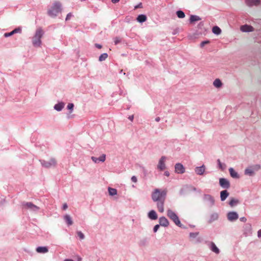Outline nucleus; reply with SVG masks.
I'll use <instances>...</instances> for the list:
<instances>
[{
    "instance_id": "f257e3e1",
    "label": "nucleus",
    "mask_w": 261,
    "mask_h": 261,
    "mask_svg": "<svg viewBox=\"0 0 261 261\" xmlns=\"http://www.w3.org/2000/svg\"><path fill=\"white\" fill-rule=\"evenodd\" d=\"M166 196V191H161L159 189H155L151 193V198L153 201L156 203V206L161 213L164 212V205Z\"/></svg>"
},
{
    "instance_id": "f03ea898",
    "label": "nucleus",
    "mask_w": 261,
    "mask_h": 261,
    "mask_svg": "<svg viewBox=\"0 0 261 261\" xmlns=\"http://www.w3.org/2000/svg\"><path fill=\"white\" fill-rule=\"evenodd\" d=\"M44 32L41 28H38L36 29L35 34L32 38V44L36 47L41 46V38L43 37Z\"/></svg>"
},
{
    "instance_id": "7ed1b4c3",
    "label": "nucleus",
    "mask_w": 261,
    "mask_h": 261,
    "mask_svg": "<svg viewBox=\"0 0 261 261\" xmlns=\"http://www.w3.org/2000/svg\"><path fill=\"white\" fill-rule=\"evenodd\" d=\"M41 166L46 169L56 167L57 165V160L55 158H50L48 160H40Z\"/></svg>"
},
{
    "instance_id": "20e7f679",
    "label": "nucleus",
    "mask_w": 261,
    "mask_h": 261,
    "mask_svg": "<svg viewBox=\"0 0 261 261\" xmlns=\"http://www.w3.org/2000/svg\"><path fill=\"white\" fill-rule=\"evenodd\" d=\"M61 12V5L59 3H55L47 11L48 14L52 17H56Z\"/></svg>"
},
{
    "instance_id": "39448f33",
    "label": "nucleus",
    "mask_w": 261,
    "mask_h": 261,
    "mask_svg": "<svg viewBox=\"0 0 261 261\" xmlns=\"http://www.w3.org/2000/svg\"><path fill=\"white\" fill-rule=\"evenodd\" d=\"M167 216L171 219L174 223L179 227H181L182 224L178 218V217L176 214L170 208H168L167 211Z\"/></svg>"
},
{
    "instance_id": "423d86ee",
    "label": "nucleus",
    "mask_w": 261,
    "mask_h": 261,
    "mask_svg": "<svg viewBox=\"0 0 261 261\" xmlns=\"http://www.w3.org/2000/svg\"><path fill=\"white\" fill-rule=\"evenodd\" d=\"M22 207L24 210L30 211V212L33 213H36L40 210L39 206L34 204L31 202L22 203Z\"/></svg>"
},
{
    "instance_id": "0eeeda50",
    "label": "nucleus",
    "mask_w": 261,
    "mask_h": 261,
    "mask_svg": "<svg viewBox=\"0 0 261 261\" xmlns=\"http://www.w3.org/2000/svg\"><path fill=\"white\" fill-rule=\"evenodd\" d=\"M260 165L259 164H255L252 166L248 167L245 169L244 173L245 175L252 176L255 174V171L259 170L260 169Z\"/></svg>"
},
{
    "instance_id": "6e6552de",
    "label": "nucleus",
    "mask_w": 261,
    "mask_h": 261,
    "mask_svg": "<svg viewBox=\"0 0 261 261\" xmlns=\"http://www.w3.org/2000/svg\"><path fill=\"white\" fill-rule=\"evenodd\" d=\"M199 232H194L189 233V239L190 241L194 243H199L201 242V239L198 237Z\"/></svg>"
},
{
    "instance_id": "1a4fd4ad",
    "label": "nucleus",
    "mask_w": 261,
    "mask_h": 261,
    "mask_svg": "<svg viewBox=\"0 0 261 261\" xmlns=\"http://www.w3.org/2000/svg\"><path fill=\"white\" fill-rule=\"evenodd\" d=\"M167 158L165 156H162L159 160L157 168L160 171H163L166 168L165 162Z\"/></svg>"
},
{
    "instance_id": "9d476101",
    "label": "nucleus",
    "mask_w": 261,
    "mask_h": 261,
    "mask_svg": "<svg viewBox=\"0 0 261 261\" xmlns=\"http://www.w3.org/2000/svg\"><path fill=\"white\" fill-rule=\"evenodd\" d=\"M227 218L228 221L233 222L239 218V215L236 212H229L227 214Z\"/></svg>"
},
{
    "instance_id": "9b49d317",
    "label": "nucleus",
    "mask_w": 261,
    "mask_h": 261,
    "mask_svg": "<svg viewBox=\"0 0 261 261\" xmlns=\"http://www.w3.org/2000/svg\"><path fill=\"white\" fill-rule=\"evenodd\" d=\"M243 234L248 237L252 234V226L250 224H246L243 226Z\"/></svg>"
},
{
    "instance_id": "f8f14e48",
    "label": "nucleus",
    "mask_w": 261,
    "mask_h": 261,
    "mask_svg": "<svg viewBox=\"0 0 261 261\" xmlns=\"http://www.w3.org/2000/svg\"><path fill=\"white\" fill-rule=\"evenodd\" d=\"M203 200L207 203L210 206H212L215 204L214 198L209 194H204L203 197Z\"/></svg>"
},
{
    "instance_id": "ddd939ff",
    "label": "nucleus",
    "mask_w": 261,
    "mask_h": 261,
    "mask_svg": "<svg viewBox=\"0 0 261 261\" xmlns=\"http://www.w3.org/2000/svg\"><path fill=\"white\" fill-rule=\"evenodd\" d=\"M185 172V168L183 165L177 163L175 165V172L177 174H183Z\"/></svg>"
},
{
    "instance_id": "4468645a",
    "label": "nucleus",
    "mask_w": 261,
    "mask_h": 261,
    "mask_svg": "<svg viewBox=\"0 0 261 261\" xmlns=\"http://www.w3.org/2000/svg\"><path fill=\"white\" fill-rule=\"evenodd\" d=\"M219 184L223 188L228 189L230 184L229 180L225 178H220L219 179Z\"/></svg>"
},
{
    "instance_id": "2eb2a0df",
    "label": "nucleus",
    "mask_w": 261,
    "mask_h": 261,
    "mask_svg": "<svg viewBox=\"0 0 261 261\" xmlns=\"http://www.w3.org/2000/svg\"><path fill=\"white\" fill-rule=\"evenodd\" d=\"M205 169V166L204 165H202L201 166L196 167L195 168V172L197 175H202L204 174Z\"/></svg>"
},
{
    "instance_id": "dca6fc26",
    "label": "nucleus",
    "mask_w": 261,
    "mask_h": 261,
    "mask_svg": "<svg viewBox=\"0 0 261 261\" xmlns=\"http://www.w3.org/2000/svg\"><path fill=\"white\" fill-rule=\"evenodd\" d=\"M240 30L243 32H251L254 31V28L251 25L245 24L241 27Z\"/></svg>"
},
{
    "instance_id": "f3484780",
    "label": "nucleus",
    "mask_w": 261,
    "mask_h": 261,
    "mask_svg": "<svg viewBox=\"0 0 261 261\" xmlns=\"http://www.w3.org/2000/svg\"><path fill=\"white\" fill-rule=\"evenodd\" d=\"M260 3V0H245V4L249 7L258 6Z\"/></svg>"
},
{
    "instance_id": "a211bd4d",
    "label": "nucleus",
    "mask_w": 261,
    "mask_h": 261,
    "mask_svg": "<svg viewBox=\"0 0 261 261\" xmlns=\"http://www.w3.org/2000/svg\"><path fill=\"white\" fill-rule=\"evenodd\" d=\"M91 160L92 161L97 164L99 162H104L106 160V155L105 154H102L99 158H97L94 156L91 157Z\"/></svg>"
},
{
    "instance_id": "6ab92c4d",
    "label": "nucleus",
    "mask_w": 261,
    "mask_h": 261,
    "mask_svg": "<svg viewBox=\"0 0 261 261\" xmlns=\"http://www.w3.org/2000/svg\"><path fill=\"white\" fill-rule=\"evenodd\" d=\"M159 223L161 226L164 227H167L169 224V222L167 219L164 216L159 218Z\"/></svg>"
},
{
    "instance_id": "aec40b11",
    "label": "nucleus",
    "mask_w": 261,
    "mask_h": 261,
    "mask_svg": "<svg viewBox=\"0 0 261 261\" xmlns=\"http://www.w3.org/2000/svg\"><path fill=\"white\" fill-rule=\"evenodd\" d=\"M36 250L39 253H46L48 252V249L46 246H39L36 248Z\"/></svg>"
},
{
    "instance_id": "412c9836",
    "label": "nucleus",
    "mask_w": 261,
    "mask_h": 261,
    "mask_svg": "<svg viewBox=\"0 0 261 261\" xmlns=\"http://www.w3.org/2000/svg\"><path fill=\"white\" fill-rule=\"evenodd\" d=\"M64 106L65 103L62 101H60L56 104L54 106V108L57 111L60 112L64 108Z\"/></svg>"
},
{
    "instance_id": "4be33fe9",
    "label": "nucleus",
    "mask_w": 261,
    "mask_h": 261,
    "mask_svg": "<svg viewBox=\"0 0 261 261\" xmlns=\"http://www.w3.org/2000/svg\"><path fill=\"white\" fill-rule=\"evenodd\" d=\"M229 171L230 175L231 177L233 178L238 179L240 177V176L238 172L236 171L233 168H229Z\"/></svg>"
},
{
    "instance_id": "5701e85b",
    "label": "nucleus",
    "mask_w": 261,
    "mask_h": 261,
    "mask_svg": "<svg viewBox=\"0 0 261 261\" xmlns=\"http://www.w3.org/2000/svg\"><path fill=\"white\" fill-rule=\"evenodd\" d=\"M148 217L151 220H156L158 218V215L154 210H151L148 213Z\"/></svg>"
},
{
    "instance_id": "b1692460",
    "label": "nucleus",
    "mask_w": 261,
    "mask_h": 261,
    "mask_svg": "<svg viewBox=\"0 0 261 261\" xmlns=\"http://www.w3.org/2000/svg\"><path fill=\"white\" fill-rule=\"evenodd\" d=\"M213 85L215 88L218 89L221 88L223 86V84L219 79H215L213 82Z\"/></svg>"
},
{
    "instance_id": "393cba45",
    "label": "nucleus",
    "mask_w": 261,
    "mask_h": 261,
    "mask_svg": "<svg viewBox=\"0 0 261 261\" xmlns=\"http://www.w3.org/2000/svg\"><path fill=\"white\" fill-rule=\"evenodd\" d=\"M210 247L211 250L215 253L219 254L220 253L219 248L216 246L214 242H211L210 244Z\"/></svg>"
},
{
    "instance_id": "a878e982",
    "label": "nucleus",
    "mask_w": 261,
    "mask_h": 261,
    "mask_svg": "<svg viewBox=\"0 0 261 261\" xmlns=\"http://www.w3.org/2000/svg\"><path fill=\"white\" fill-rule=\"evenodd\" d=\"M63 217H64V219L65 220V221H66V222L67 223V224L68 226H70V225H72L73 221H72L71 216L69 215L66 214Z\"/></svg>"
},
{
    "instance_id": "bb28decb",
    "label": "nucleus",
    "mask_w": 261,
    "mask_h": 261,
    "mask_svg": "<svg viewBox=\"0 0 261 261\" xmlns=\"http://www.w3.org/2000/svg\"><path fill=\"white\" fill-rule=\"evenodd\" d=\"M229 196V193L226 190L222 191L220 192V198L221 200L224 201Z\"/></svg>"
},
{
    "instance_id": "cd10ccee",
    "label": "nucleus",
    "mask_w": 261,
    "mask_h": 261,
    "mask_svg": "<svg viewBox=\"0 0 261 261\" xmlns=\"http://www.w3.org/2000/svg\"><path fill=\"white\" fill-rule=\"evenodd\" d=\"M21 29L19 28H18L14 29V30H13L12 31H11L10 33H5L4 34V36L5 37H8L12 36V35H13L15 33L21 32Z\"/></svg>"
},
{
    "instance_id": "c85d7f7f",
    "label": "nucleus",
    "mask_w": 261,
    "mask_h": 261,
    "mask_svg": "<svg viewBox=\"0 0 261 261\" xmlns=\"http://www.w3.org/2000/svg\"><path fill=\"white\" fill-rule=\"evenodd\" d=\"M218 218H219L218 214L217 213H213L211 214L210 216L209 222L210 223H211L212 222L216 221L218 219Z\"/></svg>"
},
{
    "instance_id": "c756f323",
    "label": "nucleus",
    "mask_w": 261,
    "mask_h": 261,
    "mask_svg": "<svg viewBox=\"0 0 261 261\" xmlns=\"http://www.w3.org/2000/svg\"><path fill=\"white\" fill-rule=\"evenodd\" d=\"M147 20V17L144 14H140L137 18V20L140 23H143Z\"/></svg>"
},
{
    "instance_id": "7c9ffc66",
    "label": "nucleus",
    "mask_w": 261,
    "mask_h": 261,
    "mask_svg": "<svg viewBox=\"0 0 261 261\" xmlns=\"http://www.w3.org/2000/svg\"><path fill=\"white\" fill-rule=\"evenodd\" d=\"M212 32L216 35H219L221 34L222 31L219 27L214 26L212 28Z\"/></svg>"
},
{
    "instance_id": "2f4dec72",
    "label": "nucleus",
    "mask_w": 261,
    "mask_h": 261,
    "mask_svg": "<svg viewBox=\"0 0 261 261\" xmlns=\"http://www.w3.org/2000/svg\"><path fill=\"white\" fill-rule=\"evenodd\" d=\"M200 20H201V18L197 15H192L190 16V23H193L195 21H199Z\"/></svg>"
},
{
    "instance_id": "473e14b6",
    "label": "nucleus",
    "mask_w": 261,
    "mask_h": 261,
    "mask_svg": "<svg viewBox=\"0 0 261 261\" xmlns=\"http://www.w3.org/2000/svg\"><path fill=\"white\" fill-rule=\"evenodd\" d=\"M239 203V200L238 199L231 198L230 200L229 204L231 207H233Z\"/></svg>"
},
{
    "instance_id": "72a5a7b5",
    "label": "nucleus",
    "mask_w": 261,
    "mask_h": 261,
    "mask_svg": "<svg viewBox=\"0 0 261 261\" xmlns=\"http://www.w3.org/2000/svg\"><path fill=\"white\" fill-rule=\"evenodd\" d=\"M108 190L109 195L111 196H115L117 194V191L116 189L109 187Z\"/></svg>"
},
{
    "instance_id": "f704fd0d",
    "label": "nucleus",
    "mask_w": 261,
    "mask_h": 261,
    "mask_svg": "<svg viewBox=\"0 0 261 261\" xmlns=\"http://www.w3.org/2000/svg\"><path fill=\"white\" fill-rule=\"evenodd\" d=\"M219 168L223 171L225 169L226 166L225 164L222 163L219 159L217 160Z\"/></svg>"
},
{
    "instance_id": "c9c22d12",
    "label": "nucleus",
    "mask_w": 261,
    "mask_h": 261,
    "mask_svg": "<svg viewBox=\"0 0 261 261\" xmlns=\"http://www.w3.org/2000/svg\"><path fill=\"white\" fill-rule=\"evenodd\" d=\"M176 13L179 18H184L185 17L184 12L181 10L177 11Z\"/></svg>"
},
{
    "instance_id": "e433bc0d",
    "label": "nucleus",
    "mask_w": 261,
    "mask_h": 261,
    "mask_svg": "<svg viewBox=\"0 0 261 261\" xmlns=\"http://www.w3.org/2000/svg\"><path fill=\"white\" fill-rule=\"evenodd\" d=\"M108 57V55L107 53H103L99 57V61L100 62H102L105 61Z\"/></svg>"
},
{
    "instance_id": "4c0bfd02",
    "label": "nucleus",
    "mask_w": 261,
    "mask_h": 261,
    "mask_svg": "<svg viewBox=\"0 0 261 261\" xmlns=\"http://www.w3.org/2000/svg\"><path fill=\"white\" fill-rule=\"evenodd\" d=\"M147 244V241L146 239H142L140 240L139 245L141 246H145Z\"/></svg>"
},
{
    "instance_id": "58836bf2",
    "label": "nucleus",
    "mask_w": 261,
    "mask_h": 261,
    "mask_svg": "<svg viewBox=\"0 0 261 261\" xmlns=\"http://www.w3.org/2000/svg\"><path fill=\"white\" fill-rule=\"evenodd\" d=\"M74 105L72 103H69L67 105V108L70 111V113H72L73 110Z\"/></svg>"
},
{
    "instance_id": "ea45409f",
    "label": "nucleus",
    "mask_w": 261,
    "mask_h": 261,
    "mask_svg": "<svg viewBox=\"0 0 261 261\" xmlns=\"http://www.w3.org/2000/svg\"><path fill=\"white\" fill-rule=\"evenodd\" d=\"M113 39L115 45H117L121 42V38L119 37H116Z\"/></svg>"
},
{
    "instance_id": "a19ab883",
    "label": "nucleus",
    "mask_w": 261,
    "mask_h": 261,
    "mask_svg": "<svg viewBox=\"0 0 261 261\" xmlns=\"http://www.w3.org/2000/svg\"><path fill=\"white\" fill-rule=\"evenodd\" d=\"M77 234L78 235V236L79 237V238L81 239V240H83L85 238V236L84 234H83V233L80 231H77Z\"/></svg>"
},
{
    "instance_id": "79ce46f5",
    "label": "nucleus",
    "mask_w": 261,
    "mask_h": 261,
    "mask_svg": "<svg viewBox=\"0 0 261 261\" xmlns=\"http://www.w3.org/2000/svg\"><path fill=\"white\" fill-rule=\"evenodd\" d=\"M160 226V224H156V225H155L154 226V227H153V231H154V232H156L158 231Z\"/></svg>"
},
{
    "instance_id": "37998d69",
    "label": "nucleus",
    "mask_w": 261,
    "mask_h": 261,
    "mask_svg": "<svg viewBox=\"0 0 261 261\" xmlns=\"http://www.w3.org/2000/svg\"><path fill=\"white\" fill-rule=\"evenodd\" d=\"M72 16V14L71 13H69L67 16H66V19L65 20L67 21V20H68L69 19H70V18Z\"/></svg>"
},
{
    "instance_id": "c03bdc74",
    "label": "nucleus",
    "mask_w": 261,
    "mask_h": 261,
    "mask_svg": "<svg viewBox=\"0 0 261 261\" xmlns=\"http://www.w3.org/2000/svg\"><path fill=\"white\" fill-rule=\"evenodd\" d=\"M131 180L133 182H135V183H136L138 181L137 180V178L136 176H133L132 177H131Z\"/></svg>"
},
{
    "instance_id": "a18cd8bd",
    "label": "nucleus",
    "mask_w": 261,
    "mask_h": 261,
    "mask_svg": "<svg viewBox=\"0 0 261 261\" xmlns=\"http://www.w3.org/2000/svg\"><path fill=\"white\" fill-rule=\"evenodd\" d=\"M209 43V41H204L201 43L200 46L201 47H203L206 44H207Z\"/></svg>"
},
{
    "instance_id": "49530a36",
    "label": "nucleus",
    "mask_w": 261,
    "mask_h": 261,
    "mask_svg": "<svg viewBox=\"0 0 261 261\" xmlns=\"http://www.w3.org/2000/svg\"><path fill=\"white\" fill-rule=\"evenodd\" d=\"M257 237L258 238H261V229H259L258 231H257Z\"/></svg>"
},
{
    "instance_id": "de8ad7c7",
    "label": "nucleus",
    "mask_w": 261,
    "mask_h": 261,
    "mask_svg": "<svg viewBox=\"0 0 261 261\" xmlns=\"http://www.w3.org/2000/svg\"><path fill=\"white\" fill-rule=\"evenodd\" d=\"M240 220L241 221L243 222H245L247 221V219L244 217H241Z\"/></svg>"
},
{
    "instance_id": "09e8293b",
    "label": "nucleus",
    "mask_w": 261,
    "mask_h": 261,
    "mask_svg": "<svg viewBox=\"0 0 261 261\" xmlns=\"http://www.w3.org/2000/svg\"><path fill=\"white\" fill-rule=\"evenodd\" d=\"M67 207H68V205H67V203L63 204V206H62V208L64 210H66L67 208Z\"/></svg>"
},
{
    "instance_id": "8fccbe9b",
    "label": "nucleus",
    "mask_w": 261,
    "mask_h": 261,
    "mask_svg": "<svg viewBox=\"0 0 261 261\" xmlns=\"http://www.w3.org/2000/svg\"><path fill=\"white\" fill-rule=\"evenodd\" d=\"M128 118L129 120H130L132 122L134 120V115H130Z\"/></svg>"
},
{
    "instance_id": "3c124183",
    "label": "nucleus",
    "mask_w": 261,
    "mask_h": 261,
    "mask_svg": "<svg viewBox=\"0 0 261 261\" xmlns=\"http://www.w3.org/2000/svg\"><path fill=\"white\" fill-rule=\"evenodd\" d=\"M95 46H96V47H97L98 48H101L102 47L101 45L99 44H95Z\"/></svg>"
},
{
    "instance_id": "603ef678",
    "label": "nucleus",
    "mask_w": 261,
    "mask_h": 261,
    "mask_svg": "<svg viewBox=\"0 0 261 261\" xmlns=\"http://www.w3.org/2000/svg\"><path fill=\"white\" fill-rule=\"evenodd\" d=\"M164 174L167 176H169L170 175V173L168 171H166L165 172H164Z\"/></svg>"
},
{
    "instance_id": "864d4df0",
    "label": "nucleus",
    "mask_w": 261,
    "mask_h": 261,
    "mask_svg": "<svg viewBox=\"0 0 261 261\" xmlns=\"http://www.w3.org/2000/svg\"><path fill=\"white\" fill-rule=\"evenodd\" d=\"M120 0H111L112 2L114 4L117 3L119 2Z\"/></svg>"
},
{
    "instance_id": "5fc2aeb1",
    "label": "nucleus",
    "mask_w": 261,
    "mask_h": 261,
    "mask_svg": "<svg viewBox=\"0 0 261 261\" xmlns=\"http://www.w3.org/2000/svg\"><path fill=\"white\" fill-rule=\"evenodd\" d=\"M160 117H156V118H155V121H156V122H159V121H160Z\"/></svg>"
},
{
    "instance_id": "6e6d98bb",
    "label": "nucleus",
    "mask_w": 261,
    "mask_h": 261,
    "mask_svg": "<svg viewBox=\"0 0 261 261\" xmlns=\"http://www.w3.org/2000/svg\"><path fill=\"white\" fill-rule=\"evenodd\" d=\"M64 261H74V260L71 259H65L64 260Z\"/></svg>"
},
{
    "instance_id": "4d7b16f0",
    "label": "nucleus",
    "mask_w": 261,
    "mask_h": 261,
    "mask_svg": "<svg viewBox=\"0 0 261 261\" xmlns=\"http://www.w3.org/2000/svg\"><path fill=\"white\" fill-rule=\"evenodd\" d=\"M77 261H82V258L81 257H78Z\"/></svg>"
},
{
    "instance_id": "13d9d810",
    "label": "nucleus",
    "mask_w": 261,
    "mask_h": 261,
    "mask_svg": "<svg viewBox=\"0 0 261 261\" xmlns=\"http://www.w3.org/2000/svg\"><path fill=\"white\" fill-rule=\"evenodd\" d=\"M139 7V5H138V6H135V8H138Z\"/></svg>"
}]
</instances>
